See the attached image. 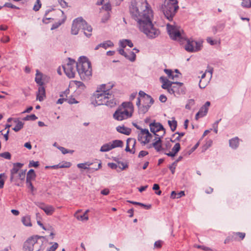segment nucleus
I'll use <instances>...</instances> for the list:
<instances>
[{
    "label": "nucleus",
    "instance_id": "obj_1",
    "mask_svg": "<svg viewBox=\"0 0 251 251\" xmlns=\"http://www.w3.org/2000/svg\"><path fill=\"white\" fill-rule=\"evenodd\" d=\"M129 10L140 30L148 38L154 39L160 35L159 29L152 22V11L146 0H132Z\"/></svg>",
    "mask_w": 251,
    "mask_h": 251
},
{
    "label": "nucleus",
    "instance_id": "obj_2",
    "mask_svg": "<svg viewBox=\"0 0 251 251\" xmlns=\"http://www.w3.org/2000/svg\"><path fill=\"white\" fill-rule=\"evenodd\" d=\"M92 104L95 106L105 104L110 107H113L117 104V100L112 93L100 92L97 90L93 96Z\"/></svg>",
    "mask_w": 251,
    "mask_h": 251
},
{
    "label": "nucleus",
    "instance_id": "obj_3",
    "mask_svg": "<svg viewBox=\"0 0 251 251\" xmlns=\"http://www.w3.org/2000/svg\"><path fill=\"white\" fill-rule=\"evenodd\" d=\"M44 238L38 236H32L27 239L24 243L23 250L24 251H43L45 248L46 242Z\"/></svg>",
    "mask_w": 251,
    "mask_h": 251
},
{
    "label": "nucleus",
    "instance_id": "obj_4",
    "mask_svg": "<svg viewBox=\"0 0 251 251\" xmlns=\"http://www.w3.org/2000/svg\"><path fill=\"white\" fill-rule=\"evenodd\" d=\"M80 29L83 30L84 34L88 38L91 36L92 28L82 17H78L73 21L71 29L72 34H77Z\"/></svg>",
    "mask_w": 251,
    "mask_h": 251
},
{
    "label": "nucleus",
    "instance_id": "obj_5",
    "mask_svg": "<svg viewBox=\"0 0 251 251\" xmlns=\"http://www.w3.org/2000/svg\"><path fill=\"white\" fill-rule=\"evenodd\" d=\"M76 71L81 78L85 79L92 75L91 63L84 56L80 57L76 63Z\"/></svg>",
    "mask_w": 251,
    "mask_h": 251
},
{
    "label": "nucleus",
    "instance_id": "obj_6",
    "mask_svg": "<svg viewBox=\"0 0 251 251\" xmlns=\"http://www.w3.org/2000/svg\"><path fill=\"white\" fill-rule=\"evenodd\" d=\"M178 9L177 0H164V4L162 6V11L165 17L170 21L173 20Z\"/></svg>",
    "mask_w": 251,
    "mask_h": 251
},
{
    "label": "nucleus",
    "instance_id": "obj_7",
    "mask_svg": "<svg viewBox=\"0 0 251 251\" xmlns=\"http://www.w3.org/2000/svg\"><path fill=\"white\" fill-rule=\"evenodd\" d=\"M167 28L171 38L180 42L183 41L184 39V32L180 27L168 24Z\"/></svg>",
    "mask_w": 251,
    "mask_h": 251
},
{
    "label": "nucleus",
    "instance_id": "obj_8",
    "mask_svg": "<svg viewBox=\"0 0 251 251\" xmlns=\"http://www.w3.org/2000/svg\"><path fill=\"white\" fill-rule=\"evenodd\" d=\"M64 71L66 75L69 78H74L76 71V63L69 58L66 64L63 66Z\"/></svg>",
    "mask_w": 251,
    "mask_h": 251
},
{
    "label": "nucleus",
    "instance_id": "obj_9",
    "mask_svg": "<svg viewBox=\"0 0 251 251\" xmlns=\"http://www.w3.org/2000/svg\"><path fill=\"white\" fill-rule=\"evenodd\" d=\"M151 131L156 137H163L165 134V130L163 126L159 123L152 122L150 124Z\"/></svg>",
    "mask_w": 251,
    "mask_h": 251
},
{
    "label": "nucleus",
    "instance_id": "obj_10",
    "mask_svg": "<svg viewBox=\"0 0 251 251\" xmlns=\"http://www.w3.org/2000/svg\"><path fill=\"white\" fill-rule=\"evenodd\" d=\"M132 113L127 109L119 107L113 114V117L118 121H122L131 116Z\"/></svg>",
    "mask_w": 251,
    "mask_h": 251
},
{
    "label": "nucleus",
    "instance_id": "obj_11",
    "mask_svg": "<svg viewBox=\"0 0 251 251\" xmlns=\"http://www.w3.org/2000/svg\"><path fill=\"white\" fill-rule=\"evenodd\" d=\"M152 137V134L148 129H141V131L138 133V140L143 145L149 143Z\"/></svg>",
    "mask_w": 251,
    "mask_h": 251
},
{
    "label": "nucleus",
    "instance_id": "obj_12",
    "mask_svg": "<svg viewBox=\"0 0 251 251\" xmlns=\"http://www.w3.org/2000/svg\"><path fill=\"white\" fill-rule=\"evenodd\" d=\"M201 47L202 44L201 42L188 40L185 49L189 52H197L201 50Z\"/></svg>",
    "mask_w": 251,
    "mask_h": 251
},
{
    "label": "nucleus",
    "instance_id": "obj_13",
    "mask_svg": "<svg viewBox=\"0 0 251 251\" xmlns=\"http://www.w3.org/2000/svg\"><path fill=\"white\" fill-rule=\"evenodd\" d=\"M210 105L209 101H206L205 104L200 108L199 112L196 114L195 119L198 120L200 117H203L206 115L208 108Z\"/></svg>",
    "mask_w": 251,
    "mask_h": 251
},
{
    "label": "nucleus",
    "instance_id": "obj_14",
    "mask_svg": "<svg viewBox=\"0 0 251 251\" xmlns=\"http://www.w3.org/2000/svg\"><path fill=\"white\" fill-rule=\"evenodd\" d=\"M162 137H156L154 139L155 141L152 143V146L155 150L159 152L163 150L161 144V138Z\"/></svg>",
    "mask_w": 251,
    "mask_h": 251
},
{
    "label": "nucleus",
    "instance_id": "obj_15",
    "mask_svg": "<svg viewBox=\"0 0 251 251\" xmlns=\"http://www.w3.org/2000/svg\"><path fill=\"white\" fill-rule=\"evenodd\" d=\"M39 207L48 215H52L55 210L54 208L52 206L47 205L44 203H41Z\"/></svg>",
    "mask_w": 251,
    "mask_h": 251
},
{
    "label": "nucleus",
    "instance_id": "obj_16",
    "mask_svg": "<svg viewBox=\"0 0 251 251\" xmlns=\"http://www.w3.org/2000/svg\"><path fill=\"white\" fill-rule=\"evenodd\" d=\"M176 86L172 85L171 88L169 89V93L174 94V96H176L177 95L180 94L182 92V86L176 84Z\"/></svg>",
    "mask_w": 251,
    "mask_h": 251
},
{
    "label": "nucleus",
    "instance_id": "obj_17",
    "mask_svg": "<svg viewBox=\"0 0 251 251\" xmlns=\"http://www.w3.org/2000/svg\"><path fill=\"white\" fill-rule=\"evenodd\" d=\"M23 166V164L20 163H16L14 164L13 168L11 170V180H12L14 178V175L18 172L20 169H21Z\"/></svg>",
    "mask_w": 251,
    "mask_h": 251
},
{
    "label": "nucleus",
    "instance_id": "obj_18",
    "mask_svg": "<svg viewBox=\"0 0 251 251\" xmlns=\"http://www.w3.org/2000/svg\"><path fill=\"white\" fill-rule=\"evenodd\" d=\"M46 97L45 89L43 86H39L37 94V100L40 101H43Z\"/></svg>",
    "mask_w": 251,
    "mask_h": 251
},
{
    "label": "nucleus",
    "instance_id": "obj_19",
    "mask_svg": "<svg viewBox=\"0 0 251 251\" xmlns=\"http://www.w3.org/2000/svg\"><path fill=\"white\" fill-rule=\"evenodd\" d=\"M113 87V84L111 83L108 84H101L100 86L99 87L97 88V90L100 92H104V93H110V90Z\"/></svg>",
    "mask_w": 251,
    "mask_h": 251
},
{
    "label": "nucleus",
    "instance_id": "obj_20",
    "mask_svg": "<svg viewBox=\"0 0 251 251\" xmlns=\"http://www.w3.org/2000/svg\"><path fill=\"white\" fill-rule=\"evenodd\" d=\"M180 149V145L178 143H176L172 149V151L166 153V154L168 156L174 157Z\"/></svg>",
    "mask_w": 251,
    "mask_h": 251
},
{
    "label": "nucleus",
    "instance_id": "obj_21",
    "mask_svg": "<svg viewBox=\"0 0 251 251\" xmlns=\"http://www.w3.org/2000/svg\"><path fill=\"white\" fill-rule=\"evenodd\" d=\"M81 211V210H77L75 214V217L79 221H87L88 220V216L86 215L89 212V210L88 209L85 211L84 214H82V215H79L78 213Z\"/></svg>",
    "mask_w": 251,
    "mask_h": 251
},
{
    "label": "nucleus",
    "instance_id": "obj_22",
    "mask_svg": "<svg viewBox=\"0 0 251 251\" xmlns=\"http://www.w3.org/2000/svg\"><path fill=\"white\" fill-rule=\"evenodd\" d=\"M116 130L118 132L126 135H129L131 131V129L125 126H118L116 127Z\"/></svg>",
    "mask_w": 251,
    "mask_h": 251
},
{
    "label": "nucleus",
    "instance_id": "obj_23",
    "mask_svg": "<svg viewBox=\"0 0 251 251\" xmlns=\"http://www.w3.org/2000/svg\"><path fill=\"white\" fill-rule=\"evenodd\" d=\"M229 147L232 149H237L239 145V139L237 137L232 138L229 140Z\"/></svg>",
    "mask_w": 251,
    "mask_h": 251
},
{
    "label": "nucleus",
    "instance_id": "obj_24",
    "mask_svg": "<svg viewBox=\"0 0 251 251\" xmlns=\"http://www.w3.org/2000/svg\"><path fill=\"white\" fill-rule=\"evenodd\" d=\"M174 84H177L179 86H181L183 85V83L178 82H172L169 80V82L163 83L162 85V88L164 89H167L168 92L169 93V89L171 88L172 85Z\"/></svg>",
    "mask_w": 251,
    "mask_h": 251
},
{
    "label": "nucleus",
    "instance_id": "obj_25",
    "mask_svg": "<svg viewBox=\"0 0 251 251\" xmlns=\"http://www.w3.org/2000/svg\"><path fill=\"white\" fill-rule=\"evenodd\" d=\"M136 144V140L134 138H128L126 140V146L125 151L127 152L129 151L132 152V151L130 149L129 146L131 145L133 147H134Z\"/></svg>",
    "mask_w": 251,
    "mask_h": 251
},
{
    "label": "nucleus",
    "instance_id": "obj_26",
    "mask_svg": "<svg viewBox=\"0 0 251 251\" xmlns=\"http://www.w3.org/2000/svg\"><path fill=\"white\" fill-rule=\"evenodd\" d=\"M125 57L129 60L130 61L133 62L135 60L136 55L135 53L131 50H128L126 52V54Z\"/></svg>",
    "mask_w": 251,
    "mask_h": 251
},
{
    "label": "nucleus",
    "instance_id": "obj_27",
    "mask_svg": "<svg viewBox=\"0 0 251 251\" xmlns=\"http://www.w3.org/2000/svg\"><path fill=\"white\" fill-rule=\"evenodd\" d=\"M36 175L33 169L29 170L27 174L26 181H31L35 178Z\"/></svg>",
    "mask_w": 251,
    "mask_h": 251
},
{
    "label": "nucleus",
    "instance_id": "obj_28",
    "mask_svg": "<svg viewBox=\"0 0 251 251\" xmlns=\"http://www.w3.org/2000/svg\"><path fill=\"white\" fill-rule=\"evenodd\" d=\"M110 143L112 149L117 147H122L123 146V142L120 140H115Z\"/></svg>",
    "mask_w": 251,
    "mask_h": 251
},
{
    "label": "nucleus",
    "instance_id": "obj_29",
    "mask_svg": "<svg viewBox=\"0 0 251 251\" xmlns=\"http://www.w3.org/2000/svg\"><path fill=\"white\" fill-rule=\"evenodd\" d=\"M120 107L126 109L128 111L129 110L130 112H132L133 110V104L130 102H124L122 104Z\"/></svg>",
    "mask_w": 251,
    "mask_h": 251
},
{
    "label": "nucleus",
    "instance_id": "obj_30",
    "mask_svg": "<svg viewBox=\"0 0 251 251\" xmlns=\"http://www.w3.org/2000/svg\"><path fill=\"white\" fill-rule=\"evenodd\" d=\"M120 46L123 48H125L126 46H129L130 48L133 47V44L131 41L128 39H124L121 40L120 42Z\"/></svg>",
    "mask_w": 251,
    "mask_h": 251
},
{
    "label": "nucleus",
    "instance_id": "obj_31",
    "mask_svg": "<svg viewBox=\"0 0 251 251\" xmlns=\"http://www.w3.org/2000/svg\"><path fill=\"white\" fill-rule=\"evenodd\" d=\"M139 95L141 97H143L145 98V99L147 100L150 101V104H152L154 101L153 99L149 95L146 94L145 92L143 91H140L139 93Z\"/></svg>",
    "mask_w": 251,
    "mask_h": 251
},
{
    "label": "nucleus",
    "instance_id": "obj_32",
    "mask_svg": "<svg viewBox=\"0 0 251 251\" xmlns=\"http://www.w3.org/2000/svg\"><path fill=\"white\" fill-rule=\"evenodd\" d=\"M22 222L23 224L27 226H31L32 224L31 223L30 217L29 216H25L22 218Z\"/></svg>",
    "mask_w": 251,
    "mask_h": 251
},
{
    "label": "nucleus",
    "instance_id": "obj_33",
    "mask_svg": "<svg viewBox=\"0 0 251 251\" xmlns=\"http://www.w3.org/2000/svg\"><path fill=\"white\" fill-rule=\"evenodd\" d=\"M71 166V163L69 162H64L62 164H59L57 165H54L52 168L54 169L69 168Z\"/></svg>",
    "mask_w": 251,
    "mask_h": 251
},
{
    "label": "nucleus",
    "instance_id": "obj_34",
    "mask_svg": "<svg viewBox=\"0 0 251 251\" xmlns=\"http://www.w3.org/2000/svg\"><path fill=\"white\" fill-rule=\"evenodd\" d=\"M35 81L40 86L43 85V82L42 80V74L38 70L36 72Z\"/></svg>",
    "mask_w": 251,
    "mask_h": 251
},
{
    "label": "nucleus",
    "instance_id": "obj_35",
    "mask_svg": "<svg viewBox=\"0 0 251 251\" xmlns=\"http://www.w3.org/2000/svg\"><path fill=\"white\" fill-rule=\"evenodd\" d=\"M112 149L111 146H110V143L109 142L103 145L100 149V151L101 152H107L111 150Z\"/></svg>",
    "mask_w": 251,
    "mask_h": 251
},
{
    "label": "nucleus",
    "instance_id": "obj_36",
    "mask_svg": "<svg viewBox=\"0 0 251 251\" xmlns=\"http://www.w3.org/2000/svg\"><path fill=\"white\" fill-rule=\"evenodd\" d=\"M101 48L104 49H107L108 48H111L114 46L113 43L110 40H107L101 43Z\"/></svg>",
    "mask_w": 251,
    "mask_h": 251
},
{
    "label": "nucleus",
    "instance_id": "obj_37",
    "mask_svg": "<svg viewBox=\"0 0 251 251\" xmlns=\"http://www.w3.org/2000/svg\"><path fill=\"white\" fill-rule=\"evenodd\" d=\"M168 123L171 130L172 131H174L176 129L177 126V122L174 119L171 121L169 120Z\"/></svg>",
    "mask_w": 251,
    "mask_h": 251
},
{
    "label": "nucleus",
    "instance_id": "obj_38",
    "mask_svg": "<svg viewBox=\"0 0 251 251\" xmlns=\"http://www.w3.org/2000/svg\"><path fill=\"white\" fill-rule=\"evenodd\" d=\"M151 105V104H150V102L149 103H148L147 105L140 106L138 108L139 112L143 114L145 113L146 112L148 111L149 108H150Z\"/></svg>",
    "mask_w": 251,
    "mask_h": 251
},
{
    "label": "nucleus",
    "instance_id": "obj_39",
    "mask_svg": "<svg viewBox=\"0 0 251 251\" xmlns=\"http://www.w3.org/2000/svg\"><path fill=\"white\" fill-rule=\"evenodd\" d=\"M241 5L244 8H251V0H242Z\"/></svg>",
    "mask_w": 251,
    "mask_h": 251
},
{
    "label": "nucleus",
    "instance_id": "obj_40",
    "mask_svg": "<svg viewBox=\"0 0 251 251\" xmlns=\"http://www.w3.org/2000/svg\"><path fill=\"white\" fill-rule=\"evenodd\" d=\"M24 126V123L21 121H18L16 126L13 128L15 132H18L21 130Z\"/></svg>",
    "mask_w": 251,
    "mask_h": 251
},
{
    "label": "nucleus",
    "instance_id": "obj_41",
    "mask_svg": "<svg viewBox=\"0 0 251 251\" xmlns=\"http://www.w3.org/2000/svg\"><path fill=\"white\" fill-rule=\"evenodd\" d=\"M37 118H38L35 115L31 114L30 115H27L26 117H25L23 119V120H24V121H29V120L34 121V120H36Z\"/></svg>",
    "mask_w": 251,
    "mask_h": 251
},
{
    "label": "nucleus",
    "instance_id": "obj_42",
    "mask_svg": "<svg viewBox=\"0 0 251 251\" xmlns=\"http://www.w3.org/2000/svg\"><path fill=\"white\" fill-rule=\"evenodd\" d=\"M195 104V101L193 99H190L188 100L187 103L185 105L186 109H190L191 106L194 105Z\"/></svg>",
    "mask_w": 251,
    "mask_h": 251
},
{
    "label": "nucleus",
    "instance_id": "obj_43",
    "mask_svg": "<svg viewBox=\"0 0 251 251\" xmlns=\"http://www.w3.org/2000/svg\"><path fill=\"white\" fill-rule=\"evenodd\" d=\"M91 164L89 163L88 162H86L85 163H79L77 165V166L79 168L87 169L88 167L87 166H89Z\"/></svg>",
    "mask_w": 251,
    "mask_h": 251
},
{
    "label": "nucleus",
    "instance_id": "obj_44",
    "mask_svg": "<svg viewBox=\"0 0 251 251\" xmlns=\"http://www.w3.org/2000/svg\"><path fill=\"white\" fill-rule=\"evenodd\" d=\"M41 6V3L40 0H36V2L35 3L34 7H33V10L35 11H37L39 10Z\"/></svg>",
    "mask_w": 251,
    "mask_h": 251
},
{
    "label": "nucleus",
    "instance_id": "obj_45",
    "mask_svg": "<svg viewBox=\"0 0 251 251\" xmlns=\"http://www.w3.org/2000/svg\"><path fill=\"white\" fill-rule=\"evenodd\" d=\"M0 156L6 159H11V154L9 152H4L0 153Z\"/></svg>",
    "mask_w": 251,
    "mask_h": 251
},
{
    "label": "nucleus",
    "instance_id": "obj_46",
    "mask_svg": "<svg viewBox=\"0 0 251 251\" xmlns=\"http://www.w3.org/2000/svg\"><path fill=\"white\" fill-rule=\"evenodd\" d=\"M176 134H178V136L177 137L176 139L175 140H173L172 139L170 140V141L172 142H175V141L176 140V141H179L180 139V138L182 136H183L185 134V133L184 132H177L176 133H175L173 136H175Z\"/></svg>",
    "mask_w": 251,
    "mask_h": 251
},
{
    "label": "nucleus",
    "instance_id": "obj_47",
    "mask_svg": "<svg viewBox=\"0 0 251 251\" xmlns=\"http://www.w3.org/2000/svg\"><path fill=\"white\" fill-rule=\"evenodd\" d=\"M206 41L207 43H208L211 45H215L217 44V41L215 40H213L211 37H207L206 39Z\"/></svg>",
    "mask_w": 251,
    "mask_h": 251
},
{
    "label": "nucleus",
    "instance_id": "obj_48",
    "mask_svg": "<svg viewBox=\"0 0 251 251\" xmlns=\"http://www.w3.org/2000/svg\"><path fill=\"white\" fill-rule=\"evenodd\" d=\"M39 162L38 161H34L33 160L30 161L29 163V167H37L39 166Z\"/></svg>",
    "mask_w": 251,
    "mask_h": 251
},
{
    "label": "nucleus",
    "instance_id": "obj_49",
    "mask_svg": "<svg viewBox=\"0 0 251 251\" xmlns=\"http://www.w3.org/2000/svg\"><path fill=\"white\" fill-rule=\"evenodd\" d=\"M102 8L104 9L107 12L111 10V5L109 3H106L102 7Z\"/></svg>",
    "mask_w": 251,
    "mask_h": 251
},
{
    "label": "nucleus",
    "instance_id": "obj_50",
    "mask_svg": "<svg viewBox=\"0 0 251 251\" xmlns=\"http://www.w3.org/2000/svg\"><path fill=\"white\" fill-rule=\"evenodd\" d=\"M194 247L197 248L198 249H201L204 251H209L210 250V249L208 247L204 246H201V245H194Z\"/></svg>",
    "mask_w": 251,
    "mask_h": 251
},
{
    "label": "nucleus",
    "instance_id": "obj_51",
    "mask_svg": "<svg viewBox=\"0 0 251 251\" xmlns=\"http://www.w3.org/2000/svg\"><path fill=\"white\" fill-rule=\"evenodd\" d=\"M110 14L109 12H107V13L103 16V17L101 19V22L102 23H105L109 18Z\"/></svg>",
    "mask_w": 251,
    "mask_h": 251
},
{
    "label": "nucleus",
    "instance_id": "obj_52",
    "mask_svg": "<svg viewBox=\"0 0 251 251\" xmlns=\"http://www.w3.org/2000/svg\"><path fill=\"white\" fill-rule=\"evenodd\" d=\"M162 241L158 240L156 241L154 244V247L156 248H160L162 246Z\"/></svg>",
    "mask_w": 251,
    "mask_h": 251
},
{
    "label": "nucleus",
    "instance_id": "obj_53",
    "mask_svg": "<svg viewBox=\"0 0 251 251\" xmlns=\"http://www.w3.org/2000/svg\"><path fill=\"white\" fill-rule=\"evenodd\" d=\"M58 244L55 243L51 247H50L47 251H55L58 247Z\"/></svg>",
    "mask_w": 251,
    "mask_h": 251
},
{
    "label": "nucleus",
    "instance_id": "obj_54",
    "mask_svg": "<svg viewBox=\"0 0 251 251\" xmlns=\"http://www.w3.org/2000/svg\"><path fill=\"white\" fill-rule=\"evenodd\" d=\"M76 85L81 89H83L85 88V85L83 82L81 81H76Z\"/></svg>",
    "mask_w": 251,
    "mask_h": 251
},
{
    "label": "nucleus",
    "instance_id": "obj_55",
    "mask_svg": "<svg viewBox=\"0 0 251 251\" xmlns=\"http://www.w3.org/2000/svg\"><path fill=\"white\" fill-rule=\"evenodd\" d=\"M57 149H58L64 154L68 153V150L63 147H57Z\"/></svg>",
    "mask_w": 251,
    "mask_h": 251
},
{
    "label": "nucleus",
    "instance_id": "obj_56",
    "mask_svg": "<svg viewBox=\"0 0 251 251\" xmlns=\"http://www.w3.org/2000/svg\"><path fill=\"white\" fill-rule=\"evenodd\" d=\"M68 103L70 104H73V103H77L78 102L75 100V98H70V99H67V101Z\"/></svg>",
    "mask_w": 251,
    "mask_h": 251
},
{
    "label": "nucleus",
    "instance_id": "obj_57",
    "mask_svg": "<svg viewBox=\"0 0 251 251\" xmlns=\"http://www.w3.org/2000/svg\"><path fill=\"white\" fill-rule=\"evenodd\" d=\"M58 1L62 7L65 8L67 7V3L64 0H58Z\"/></svg>",
    "mask_w": 251,
    "mask_h": 251
},
{
    "label": "nucleus",
    "instance_id": "obj_58",
    "mask_svg": "<svg viewBox=\"0 0 251 251\" xmlns=\"http://www.w3.org/2000/svg\"><path fill=\"white\" fill-rule=\"evenodd\" d=\"M25 171H22V172H20L19 174V178L21 179V180H23L24 179L25 177Z\"/></svg>",
    "mask_w": 251,
    "mask_h": 251
},
{
    "label": "nucleus",
    "instance_id": "obj_59",
    "mask_svg": "<svg viewBox=\"0 0 251 251\" xmlns=\"http://www.w3.org/2000/svg\"><path fill=\"white\" fill-rule=\"evenodd\" d=\"M164 72L167 75L168 77L169 78H170L172 75V73H173V72L171 70H170V69H164Z\"/></svg>",
    "mask_w": 251,
    "mask_h": 251
},
{
    "label": "nucleus",
    "instance_id": "obj_60",
    "mask_svg": "<svg viewBox=\"0 0 251 251\" xmlns=\"http://www.w3.org/2000/svg\"><path fill=\"white\" fill-rule=\"evenodd\" d=\"M147 154H148V151H140V152L139 153L138 157H143L147 155Z\"/></svg>",
    "mask_w": 251,
    "mask_h": 251
},
{
    "label": "nucleus",
    "instance_id": "obj_61",
    "mask_svg": "<svg viewBox=\"0 0 251 251\" xmlns=\"http://www.w3.org/2000/svg\"><path fill=\"white\" fill-rule=\"evenodd\" d=\"M4 6H5V7H10V8H14V9H18V8L13 5L12 3H6L4 5Z\"/></svg>",
    "mask_w": 251,
    "mask_h": 251
},
{
    "label": "nucleus",
    "instance_id": "obj_62",
    "mask_svg": "<svg viewBox=\"0 0 251 251\" xmlns=\"http://www.w3.org/2000/svg\"><path fill=\"white\" fill-rule=\"evenodd\" d=\"M110 191L108 189L105 188L101 191L100 193L103 195H108L109 194Z\"/></svg>",
    "mask_w": 251,
    "mask_h": 251
},
{
    "label": "nucleus",
    "instance_id": "obj_63",
    "mask_svg": "<svg viewBox=\"0 0 251 251\" xmlns=\"http://www.w3.org/2000/svg\"><path fill=\"white\" fill-rule=\"evenodd\" d=\"M27 187L31 189V191H33L34 187L31 183V181H26Z\"/></svg>",
    "mask_w": 251,
    "mask_h": 251
},
{
    "label": "nucleus",
    "instance_id": "obj_64",
    "mask_svg": "<svg viewBox=\"0 0 251 251\" xmlns=\"http://www.w3.org/2000/svg\"><path fill=\"white\" fill-rule=\"evenodd\" d=\"M159 100L162 102H165L167 100V97L164 95H161L159 97Z\"/></svg>",
    "mask_w": 251,
    "mask_h": 251
}]
</instances>
